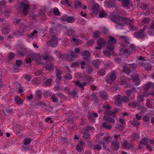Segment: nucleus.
<instances>
[{
	"mask_svg": "<svg viewBox=\"0 0 154 154\" xmlns=\"http://www.w3.org/2000/svg\"><path fill=\"white\" fill-rule=\"evenodd\" d=\"M55 35H54V36L52 35V37L46 42V44L48 46L55 47L58 43V40L56 37L55 36Z\"/></svg>",
	"mask_w": 154,
	"mask_h": 154,
	"instance_id": "20e7f679",
	"label": "nucleus"
},
{
	"mask_svg": "<svg viewBox=\"0 0 154 154\" xmlns=\"http://www.w3.org/2000/svg\"><path fill=\"white\" fill-rule=\"evenodd\" d=\"M103 54L109 57L110 56V53L107 50H103Z\"/></svg>",
	"mask_w": 154,
	"mask_h": 154,
	"instance_id": "e2e57ef3",
	"label": "nucleus"
},
{
	"mask_svg": "<svg viewBox=\"0 0 154 154\" xmlns=\"http://www.w3.org/2000/svg\"><path fill=\"white\" fill-rule=\"evenodd\" d=\"M9 30V27L8 26H7L3 28L2 29V33L5 34L7 33Z\"/></svg>",
	"mask_w": 154,
	"mask_h": 154,
	"instance_id": "58836bf2",
	"label": "nucleus"
},
{
	"mask_svg": "<svg viewBox=\"0 0 154 154\" xmlns=\"http://www.w3.org/2000/svg\"><path fill=\"white\" fill-rule=\"evenodd\" d=\"M97 93L93 92L91 94V96L92 97V100L95 103H98L99 102V99L97 98Z\"/></svg>",
	"mask_w": 154,
	"mask_h": 154,
	"instance_id": "4be33fe9",
	"label": "nucleus"
},
{
	"mask_svg": "<svg viewBox=\"0 0 154 154\" xmlns=\"http://www.w3.org/2000/svg\"><path fill=\"white\" fill-rule=\"evenodd\" d=\"M75 83L76 85H78L79 87L82 90H84V88L83 87L82 84L79 81L75 82Z\"/></svg>",
	"mask_w": 154,
	"mask_h": 154,
	"instance_id": "8fccbe9b",
	"label": "nucleus"
},
{
	"mask_svg": "<svg viewBox=\"0 0 154 154\" xmlns=\"http://www.w3.org/2000/svg\"><path fill=\"white\" fill-rule=\"evenodd\" d=\"M89 64L88 63L86 69L87 72L90 74L92 72L94 68L92 66Z\"/></svg>",
	"mask_w": 154,
	"mask_h": 154,
	"instance_id": "412c9836",
	"label": "nucleus"
},
{
	"mask_svg": "<svg viewBox=\"0 0 154 154\" xmlns=\"http://www.w3.org/2000/svg\"><path fill=\"white\" fill-rule=\"evenodd\" d=\"M75 5L74 8L75 9L77 8H81L82 7V3L79 2H75Z\"/></svg>",
	"mask_w": 154,
	"mask_h": 154,
	"instance_id": "3c124183",
	"label": "nucleus"
},
{
	"mask_svg": "<svg viewBox=\"0 0 154 154\" xmlns=\"http://www.w3.org/2000/svg\"><path fill=\"white\" fill-rule=\"evenodd\" d=\"M130 0H122V6L124 8L127 7L129 5Z\"/></svg>",
	"mask_w": 154,
	"mask_h": 154,
	"instance_id": "5701e85b",
	"label": "nucleus"
},
{
	"mask_svg": "<svg viewBox=\"0 0 154 154\" xmlns=\"http://www.w3.org/2000/svg\"><path fill=\"white\" fill-rule=\"evenodd\" d=\"M15 100L16 103L19 105H21L23 104V101L20 97L17 96L15 98Z\"/></svg>",
	"mask_w": 154,
	"mask_h": 154,
	"instance_id": "c756f323",
	"label": "nucleus"
},
{
	"mask_svg": "<svg viewBox=\"0 0 154 154\" xmlns=\"http://www.w3.org/2000/svg\"><path fill=\"white\" fill-rule=\"evenodd\" d=\"M122 145L124 147L127 148L128 149H131L133 148L134 145L131 143H129L126 141H123Z\"/></svg>",
	"mask_w": 154,
	"mask_h": 154,
	"instance_id": "ddd939ff",
	"label": "nucleus"
},
{
	"mask_svg": "<svg viewBox=\"0 0 154 154\" xmlns=\"http://www.w3.org/2000/svg\"><path fill=\"white\" fill-rule=\"evenodd\" d=\"M115 61L117 63H118L119 64H121L122 63V62L121 60V59L118 57H115L114 58Z\"/></svg>",
	"mask_w": 154,
	"mask_h": 154,
	"instance_id": "13d9d810",
	"label": "nucleus"
},
{
	"mask_svg": "<svg viewBox=\"0 0 154 154\" xmlns=\"http://www.w3.org/2000/svg\"><path fill=\"white\" fill-rule=\"evenodd\" d=\"M130 122L131 125L134 126L137 128L140 124L139 122L135 119H134L132 121H131Z\"/></svg>",
	"mask_w": 154,
	"mask_h": 154,
	"instance_id": "a878e982",
	"label": "nucleus"
},
{
	"mask_svg": "<svg viewBox=\"0 0 154 154\" xmlns=\"http://www.w3.org/2000/svg\"><path fill=\"white\" fill-rule=\"evenodd\" d=\"M148 139L146 137L143 138L140 141L139 143L142 145H147L148 142Z\"/></svg>",
	"mask_w": 154,
	"mask_h": 154,
	"instance_id": "c85d7f7f",
	"label": "nucleus"
},
{
	"mask_svg": "<svg viewBox=\"0 0 154 154\" xmlns=\"http://www.w3.org/2000/svg\"><path fill=\"white\" fill-rule=\"evenodd\" d=\"M97 73L99 75L103 76L105 75L106 71L104 69H102L97 71Z\"/></svg>",
	"mask_w": 154,
	"mask_h": 154,
	"instance_id": "ea45409f",
	"label": "nucleus"
},
{
	"mask_svg": "<svg viewBox=\"0 0 154 154\" xmlns=\"http://www.w3.org/2000/svg\"><path fill=\"white\" fill-rule=\"evenodd\" d=\"M43 59L45 60L51 61L53 60V57H50L48 56H45L43 57Z\"/></svg>",
	"mask_w": 154,
	"mask_h": 154,
	"instance_id": "4d7b16f0",
	"label": "nucleus"
},
{
	"mask_svg": "<svg viewBox=\"0 0 154 154\" xmlns=\"http://www.w3.org/2000/svg\"><path fill=\"white\" fill-rule=\"evenodd\" d=\"M131 138H132L131 140H134L139 138V134L136 133H134L132 134Z\"/></svg>",
	"mask_w": 154,
	"mask_h": 154,
	"instance_id": "c9c22d12",
	"label": "nucleus"
},
{
	"mask_svg": "<svg viewBox=\"0 0 154 154\" xmlns=\"http://www.w3.org/2000/svg\"><path fill=\"white\" fill-rule=\"evenodd\" d=\"M90 136V135L89 134L85 132L83 133V137L85 139H88L89 138Z\"/></svg>",
	"mask_w": 154,
	"mask_h": 154,
	"instance_id": "680f3d73",
	"label": "nucleus"
},
{
	"mask_svg": "<svg viewBox=\"0 0 154 154\" xmlns=\"http://www.w3.org/2000/svg\"><path fill=\"white\" fill-rule=\"evenodd\" d=\"M114 44L110 43H107L106 47L107 49L109 51H112L115 49V47L114 46Z\"/></svg>",
	"mask_w": 154,
	"mask_h": 154,
	"instance_id": "393cba45",
	"label": "nucleus"
},
{
	"mask_svg": "<svg viewBox=\"0 0 154 154\" xmlns=\"http://www.w3.org/2000/svg\"><path fill=\"white\" fill-rule=\"evenodd\" d=\"M28 1L25 0L23 1L17 7V14L19 16H26L29 13L30 5L28 3Z\"/></svg>",
	"mask_w": 154,
	"mask_h": 154,
	"instance_id": "f03ea898",
	"label": "nucleus"
},
{
	"mask_svg": "<svg viewBox=\"0 0 154 154\" xmlns=\"http://www.w3.org/2000/svg\"><path fill=\"white\" fill-rule=\"evenodd\" d=\"M117 42V40L112 36H110L109 37V39L107 41V43H111L115 44Z\"/></svg>",
	"mask_w": 154,
	"mask_h": 154,
	"instance_id": "b1692460",
	"label": "nucleus"
},
{
	"mask_svg": "<svg viewBox=\"0 0 154 154\" xmlns=\"http://www.w3.org/2000/svg\"><path fill=\"white\" fill-rule=\"evenodd\" d=\"M121 98V96L119 94H118L115 96V98L116 100V103L117 105H119L121 104L122 101Z\"/></svg>",
	"mask_w": 154,
	"mask_h": 154,
	"instance_id": "6ab92c4d",
	"label": "nucleus"
},
{
	"mask_svg": "<svg viewBox=\"0 0 154 154\" xmlns=\"http://www.w3.org/2000/svg\"><path fill=\"white\" fill-rule=\"evenodd\" d=\"M148 29L149 30L148 31V34L151 36H154V29Z\"/></svg>",
	"mask_w": 154,
	"mask_h": 154,
	"instance_id": "5fc2aeb1",
	"label": "nucleus"
},
{
	"mask_svg": "<svg viewBox=\"0 0 154 154\" xmlns=\"http://www.w3.org/2000/svg\"><path fill=\"white\" fill-rule=\"evenodd\" d=\"M97 43L99 46L102 47L103 46L105 45H106V42L103 38H100L97 41Z\"/></svg>",
	"mask_w": 154,
	"mask_h": 154,
	"instance_id": "4468645a",
	"label": "nucleus"
},
{
	"mask_svg": "<svg viewBox=\"0 0 154 154\" xmlns=\"http://www.w3.org/2000/svg\"><path fill=\"white\" fill-rule=\"evenodd\" d=\"M65 34L68 35H72L74 36L75 35V32L74 31L71 29H69L67 30L65 32Z\"/></svg>",
	"mask_w": 154,
	"mask_h": 154,
	"instance_id": "cd10ccee",
	"label": "nucleus"
},
{
	"mask_svg": "<svg viewBox=\"0 0 154 154\" xmlns=\"http://www.w3.org/2000/svg\"><path fill=\"white\" fill-rule=\"evenodd\" d=\"M123 72H125L127 75H129L131 72V70L126 66L125 65L122 70Z\"/></svg>",
	"mask_w": 154,
	"mask_h": 154,
	"instance_id": "bb28decb",
	"label": "nucleus"
},
{
	"mask_svg": "<svg viewBox=\"0 0 154 154\" xmlns=\"http://www.w3.org/2000/svg\"><path fill=\"white\" fill-rule=\"evenodd\" d=\"M42 93L39 90L36 91L35 95L37 98L41 99L42 96Z\"/></svg>",
	"mask_w": 154,
	"mask_h": 154,
	"instance_id": "bf43d9fd",
	"label": "nucleus"
},
{
	"mask_svg": "<svg viewBox=\"0 0 154 154\" xmlns=\"http://www.w3.org/2000/svg\"><path fill=\"white\" fill-rule=\"evenodd\" d=\"M60 20L62 21H66L69 23H72L75 21V19L73 17L66 15H63L60 18Z\"/></svg>",
	"mask_w": 154,
	"mask_h": 154,
	"instance_id": "423d86ee",
	"label": "nucleus"
},
{
	"mask_svg": "<svg viewBox=\"0 0 154 154\" xmlns=\"http://www.w3.org/2000/svg\"><path fill=\"white\" fill-rule=\"evenodd\" d=\"M88 63L85 60L83 61L82 62H80L79 64L81 66V68L82 69H84L85 68V67L84 66V65H87Z\"/></svg>",
	"mask_w": 154,
	"mask_h": 154,
	"instance_id": "37998d69",
	"label": "nucleus"
},
{
	"mask_svg": "<svg viewBox=\"0 0 154 154\" xmlns=\"http://www.w3.org/2000/svg\"><path fill=\"white\" fill-rule=\"evenodd\" d=\"M32 58L33 60L41 61V60L40 59L39 56L38 54H33L32 56Z\"/></svg>",
	"mask_w": 154,
	"mask_h": 154,
	"instance_id": "72a5a7b5",
	"label": "nucleus"
},
{
	"mask_svg": "<svg viewBox=\"0 0 154 154\" xmlns=\"http://www.w3.org/2000/svg\"><path fill=\"white\" fill-rule=\"evenodd\" d=\"M121 99L122 101L125 103H128L129 102V97L127 96H123L122 97Z\"/></svg>",
	"mask_w": 154,
	"mask_h": 154,
	"instance_id": "a19ab883",
	"label": "nucleus"
},
{
	"mask_svg": "<svg viewBox=\"0 0 154 154\" xmlns=\"http://www.w3.org/2000/svg\"><path fill=\"white\" fill-rule=\"evenodd\" d=\"M99 7L100 6L98 4L96 3L94 4L91 9V14L96 16L99 11Z\"/></svg>",
	"mask_w": 154,
	"mask_h": 154,
	"instance_id": "0eeeda50",
	"label": "nucleus"
},
{
	"mask_svg": "<svg viewBox=\"0 0 154 154\" xmlns=\"http://www.w3.org/2000/svg\"><path fill=\"white\" fill-rule=\"evenodd\" d=\"M103 118L106 122L113 123L115 122V120L114 119L106 115L104 116L103 117Z\"/></svg>",
	"mask_w": 154,
	"mask_h": 154,
	"instance_id": "a211bd4d",
	"label": "nucleus"
},
{
	"mask_svg": "<svg viewBox=\"0 0 154 154\" xmlns=\"http://www.w3.org/2000/svg\"><path fill=\"white\" fill-rule=\"evenodd\" d=\"M24 31L23 30L17 29V30L13 32L12 34L15 37H19L24 35Z\"/></svg>",
	"mask_w": 154,
	"mask_h": 154,
	"instance_id": "6e6552de",
	"label": "nucleus"
},
{
	"mask_svg": "<svg viewBox=\"0 0 154 154\" xmlns=\"http://www.w3.org/2000/svg\"><path fill=\"white\" fill-rule=\"evenodd\" d=\"M69 95L72 96V97L74 98H75L77 95V91L75 90H74L72 91V92L70 93Z\"/></svg>",
	"mask_w": 154,
	"mask_h": 154,
	"instance_id": "c03bdc74",
	"label": "nucleus"
},
{
	"mask_svg": "<svg viewBox=\"0 0 154 154\" xmlns=\"http://www.w3.org/2000/svg\"><path fill=\"white\" fill-rule=\"evenodd\" d=\"M106 4L108 7L110 8L114 7L116 5V3L114 1H110L109 2H107Z\"/></svg>",
	"mask_w": 154,
	"mask_h": 154,
	"instance_id": "473e14b6",
	"label": "nucleus"
},
{
	"mask_svg": "<svg viewBox=\"0 0 154 154\" xmlns=\"http://www.w3.org/2000/svg\"><path fill=\"white\" fill-rule=\"evenodd\" d=\"M104 114L108 115L109 116H112L114 117L113 114L112 112V111L109 109H106L104 111Z\"/></svg>",
	"mask_w": 154,
	"mask_h": 154,
	"instance_id": "e433bc0d",
	"label": "nucleus"
},
{
	"mask_svg": "<svg viewBox=\"0 0 154 154\" xmlns=\"http://www.w3.org/2000/svg\"><path fill=\"white\" fill-rule=\"evenodd\" d=\"M46 69L48 70L50 72H51L52 70L53 71L54 69V65L51 62L47 63L45 64V66L44 67Z\"/></svg>",
	"mask_w": 154,
	"mask_h": 154,
	"instance_id": "f8f14e48",
	"label": "nucleus"
},
{
	"mask_svg": "<svg viewBox=\"0 0 154 154\" xmlns=\"http://www.w3.org/2000/svg\"><path fill=\"white\" fill-rule=\"evenodd\" d=\"M93 34L95 37L97 38L99 37L100 32L98 31H96L95 32H94Z\"/></svg>",
	"mask_w": 154,
	"mask_h": 154,
	"instance_id": "0e129e2a",
	"label": "nucleus"
},
{
	"mask_svg": "<svg viewBox=\"0 0 154 154\" xmlns=\"http://www.w3.org/2000/svg\"><path fill=\"white\" fill-rule=\"evenodd\" d=\"M108 17L110 18L111 21L117 24L116 27L117 29H119V26L123 28L125 24L128 25L130 22V19L127 17H122L118 14L110 15Z\"/></svg>",
	"mask_w": 154,
	"mask_h": 154,
	"instance_id": "f257e3e1",
	"label": "nucleus"
},
{
	"mask_svg": "<svg viewBox=\"0 0 154 154\" xmlns=\"http://www.w3.org/2000/svg\"><path fill=\"white\" fill-rule=\"evenodd\" d=\"M32 141L31 139V138H26L24 140V144L26 145H28Z\"/></svg>",
	"mask_w": 154,
	"mask_h": 154,
	"instance_id": "603ef678",
	"label": "nucleus"
},
{
	"mask_svg": "<svg viewBox=\"0 0 154 154\" xmlns=\"http://www.w3.org/2000/svg\"><path fill=\"white\" fill-rule=\"evenodd\" d=\"M107 123L106 122H103L102 124V127L105 129L108 130H110L112 128V126L111 124L109 125H107L106 124Z\"/></svg>",
	"mask_w": 154,
	"mask_h": 154,
	"instance_id": "7c9ffc66",
	"label": "nucleus"
},
{
	"mask_svg": "<svg viewBox=\"0 0 154 154\" xmlns=\"http://www.w3.org/2000/svg\"><path fill=\"white\" fill-rule=\"evenodd\" d=\"M78 54H77L74 51H71L69 52V54H67L66 56L68 60H70V59L69 58L70 56L72 57L73 58H75L77 57Z\"/></svg>",
	"mask_w": 154,
	"mask_h": 154,
	"instance_id": "aec40b11",
	"label": "nucleus"
},
{
	"mask_svg": "<svg viewBox=\"0 0 154 154\" xmlns=\"http://www.w3.org/2000/svg\"><path fill=\"white\" fill-rule=\"evenodd\" d=\"M72 40L73 42L76 45H79L80 43V40L78 39L73 38L72 39Z\"/></svg>",
	"mask_w": 154,
	"mask_h": 154,
	"instance_id": "052dcab7",
	"label": "nucleus"
},
{
	"mask_svg": "<svg viewBox=\"0 0 154 154\" xmlns=\"http://www.w3.org/2000/svg\"><path fill=\"white\" fill-rule=\"evenodd\" d=\"M145 69L147 70H150L151 69L152 66L151 64L148 63H145L144 64Z\"/></svg>",
	"mask_w": 154,
	"mask_h": 154,
	"instance_id": "4c0bfd02",
	"label": "nucleus"
},
{
	"mask_svg": "<svg viewBox=\"0 0 154 154\" xmlns=\"http://www.w3.org/2000/svg\"><path fill=\"white\" fill-rule=\"evenodd\" d=\"M143 97L144 96L142 95H138V97L137 98V101L139 103L140 102H143L144 100H143Z\"/></svg>",
	"mask_w": 154,
	"mask_h": 154,
	"instance_id": "de8ad7c7",
	"label": "nucleus"
},
{
	"mask_svg": "<svg viewBox=\"0 0 154 154\" xmlns=\"http://www.w3.org/2000/svg\"><path fill=\"white\" fill-rule=\"evenodd\" d=\"M120 78L121 81L123 82H126L128 81V80H130L129 78H128L125 76H121Z\"/></svg>",
	"mask_w": 154,
	"mask_h": 154,
	"instance_id": "79ce46f5",
	"label": "nucleus"
},
{
	"mask_svg": "<svg viewBox=\"0 0 154 154\" xmlns=\"http://www.w3.org/2000/svg\"><path fill=\"white\" fill-rule=\"evenodd\" d=\"M132 79L134 82H136L135 83V85H137L140 84L139 76L137 74L132 76Z\"/></svg>",
	"mask_w": 154,
	"mask_h": 154,
	"instance_id": "2eb2a0df",
	"label": "nucleus"
},
{
	"mask_svg": "<svg viewBox=\"0 0 154 154\" xmlns=\"http://www.w3.org/2000/svg\"><path fill=\"white\" fill-rule=\"evenodd\" d=\"M51 99L52 101L54 103H57L58 101V99L56 98L54 96H52L51 97Z\"/></svg>",
	"mask_w": 154,
	"mask_h": 154,
	"instance_id": "338daca9",
	"label": "nucleus"
},
{
	"mask_svg": "<svg viewBox=\"0 0 154 154\" xmlns=\"http://www.w3.org/2000/svg\"><path fill=\"white\" fill-rule=\"evenodd\" d=\"M128 105L130 106H131L134 107H136L137 106V104L136 102H134L129 103L128 104Z\"/></svg>",
	"mask_w": 154,
	"mask_h": 154,
	"instance_id": "774afa93",
	"label": "nucleus"
},
{
	"mask_svg": "<svg viewBox=\"0 0 154 154\" xmlns=\"http://www.w3.org/2000/svg\"><path fill=\"white\" fill-rule=\"evenodd\" d=\"M53 12L54 14L55 15L59 16L60 15V12L59 11L58 8H54Z\"/></svg>",
	"mask_w": 154,
	"mask_h": 154,
	"instance_id": "49530a36",
	"label": "nucleus"
},
{
	"mask_svg": "<svg viewBox=\"0 0 154 154\" xmlns=\"http://www.w3.org/2000/svg\"><path fill=\"white\" fill-rule=\"evenodd\" d=\"M107 15L106 13L104 11L101 10L99 14V17L101 18L105 17Z\"/></svg>",
	"mask_w": 154,
	"mask_h": 154,
	"instance_id": "2f4dec72",
	"label": "nucleus"
},
{
	"mask_svg": "<svg viewBox=\"0 0 154 154\" xmlns=\"http://www.w3.org/2000/svg\"><path fill=\"white\" fill-rule=\"evenodd\" d=\"M81 55L83 56V59L86 61L87 63H90L91 60V54L90 52L87 50H83L80 53Z\"/></svg>",
	"mask_w": 154,
	"mask_h": 154,
	"instance_id": "7ed1b4c3",
	"label": "nucleus"
},
{
	"mask_svg": "<svg viewBox=\"0 0 154 154\" xmlns=\"http://www.w3.org/2000/svg\"><path fill=\"white\" fill-rule=\"evenodd\" d=\"M100 96L103 99L106 100L107 99L108 95L106 92L104 91L100 92Z\"/></svg>",
	"mask_w": 154,
	"mask_h": 154,
	"instance_id": "f3484780",
	"label": "nucleus"
},
{
	"mask_svg": "<svg viewBox=\"0 0 154 154\" xmlns=\"http://www.w3.org/2000/svg\"><path fill=\"white\" fill-rule=\"evenodd\" d=\"M120 53L122 55H129L132 53L133 51L131 50L129 48L128 49H125L123 48L120 49Z\"/></svg>",
	"mask_w": 154,
	"mask_h": 154,
	"instance_id": "9b49d317",
	"label": "nucleus"
},
{
	"mask_svg": "<svg viewBox=\"0 0 154 154\" xmlns=\"http://www.w3.org/2000/svg\"><path fill=\"white\" fill-rule=\"evenodd\" d=\"M145 28L144 27L143 29L140 31L134 32L133 34L134 36L136 38L143 39L145 37Z\"/></svg>",
	"mask_w": 154,
	"mask_h": 154,
	"instance_id": "39448f33",
	"label": "nucleus"
},
{
	"mask_svg": "<svg viewBox=\"0 0 154 154\" xmlns=\"http://www.w3.org/2000/svg\"><path fill=\"white\" fill-rule=\"evenodd\" d=\"M8 58L10 60H13L14 57V54L13 52H11L8 54Z\"/></svg>",
	"mask_w": 154,
	"mask_h": 154,
	"instance_id": "a18cd8bd",
	"label": "nucleus"
},
{
	"mask_svg": "<svg viewBox=\"0 0 154 154\" xmlns=\"http://www.w3.org/2000/svg\"><path fill=\"white\" fill-rule=\"evenodd\" d=\"M63 78L65 79V80H70L72 79V76L71 74H67Z\"/></svg>",
	"mask_w": 154,
	"mask_h": 154,
	"instance_id": "864d4df0",
	"label": "nucleus"
},
{
	"mask_svg": "<svg viewBox=\"0 0 154 154\" xmlns=\"http://www.w3.org/2000/svg\"><path fill=\"white\" fill-rule=\"evenodd\" d=\"M116 129H118L120 130H122L124 129L125 127L123 125H121V124H118V125L116 126Z\"/></svg>",
	"mask_w": 154,
	"mask_h": 154,
	"instance_id": "6e6d98bb",
	"label": "nucleus"
},
{
	"mask_svg": "<svg viewBox=\"0 0 154 154\" xmlns=\"http://www.w3.org/2000/svg\"><path fill=\"white\" fill-rule=\"evenodd\" d=\"M23 129V128L22 127L21 125H19L17 127L16 130V134H18L20 133V131L22 130Z\"/></svg>",
	"mask_w": 154,
	"mask_h": 154,
	"instance_id": "09e8293b",
	"label": "nucleus"
},
{
	"mask_svg": "<svg viewBox=\"0 0 154 154\" xmlns=\"http://www.w3.org/2000/svg\"><path fill=\"white\" fill-rule=\"evenodd\" d=\"M91 64L96 69H98L100 64V62L99 60L96 59L92 61Z\"/></svg>",
	"mask_w": 154,
	"mask_h": 154,
	"instance_id": "dca6fc26",
	"label": "nucleus"
},
{
	"mask_svg": "<svg viewBox=\"0 0 154 154\" xmlns=\"http://www.w3.org/2000/svg\"><path fill=\"white\" fill-rule=\"evenodd\" d=\"M111 146L114 151H117L120 147L119 142L117 141H114L112 142Z\"/></svg>",
	"mask_w": 154,
	"mask_h": 154,
	"instance_id": "1a4fd4ad",
	"label": "nucleus"
},
{
	"mask_svg": "<svg viewBox=\"0 0 154 154\" xmlns=\"http://www.w3.org/2000/svg\"><path fill=\"white\" fill-rule=\"evenodd\" d=\"M94 43V41L93 40H91L87 42V45L88 46H90L93 45Z\"/></svg>",
	"mask_w": 154,
	"mask_h": 154,
	"instance_id": "69168bd1",
	"label": "nucleus"
},
{
	"mask_svg": "<svg viewBox=\"0 0 154 154\" xmlns=\"http://www.w3.org/2000/svg\"><path fill=\"white\" fill-rule=\"evenodd\" d=\"M53 80L52 79H48L46 80L44 84L46 86H50L51 85Z\"/></svg>",
	"mask_w": 154,
	"mask_h": 154,
	"instance_id": "f704fd0d",
	"label": "nucleus"
},
{
	"mask_svg": "<svg viewBox=\"0 0 154 154\" xmlns=\"http://www.w3.org/2000/svg\"><path fill=\"white\" fill-rule=\"evenodd\" d=\"M116 76L115 72V71H113L112 72L109 78L108 77L106 79V81L108 83H110V82L111 81H114L116 80Z\"/></svg>",
	"mask_w": 154,
	"mask_h": 154,
	"instance_id": "9d476101",
	"label": "nucleus"
}]
</instances>
